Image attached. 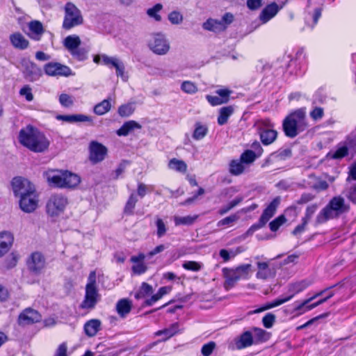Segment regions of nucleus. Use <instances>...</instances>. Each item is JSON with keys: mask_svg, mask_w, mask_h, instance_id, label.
<instances>
[{"mask_svg": "<svg viewBox=\"0 0 356 356\" xmlns=\"http://www.w3.org/2000/svg\"><path fill=\"white\" fill-rule=\"evenodd\" d=\"M229 166V171L230 174L234 176L241 175L245 169V165L240 159L232 160Z\"/></svg>", "mask_w": 356, "mask_h": 356, "instance_id": "72a5a7b5", "label": "nucleus"}, {"mask_svg": "<svg viewBox=\"0 0 356 356\" xmlns=\"http://www.w3.org/2000/svg\"><path fill=\"white\" fill-rule=\"evenodd\" d=\"M309 127L306 108H300L289 114L282 122V129L286 136L294 138Z\"/></svg>", "mask_w": 356, "mask_h": 356, "instance_id": "7ed1b4c3", "label": "nucleus"}, {"mask_svg": "<svg viewBox=\"0 0 356 356\" xmlns=\"http://www.w3.org/2000/svg\"><path fill=\"white\" fill-rule=\"evenodd\" d=\"M292 156V151L289 148L280 149L279 151L271 154L266 161L267 163H274L281 161H285Z\"/></svg>", "mask_w": 356, "mask_h": 356, "instance_id": "a878e982", "label": "nucleus"}, {"mask_svg": "<svg viewBox=\"0 0 356 356\" xmlns=\"http://www.w3.org/2000/svg\"><path fill=\"white\" fill-rule=\"evenodd\" d=\"M286 222V218L284 215H281L271 221L269 224L270 229L272 232L277 231L280 227Z\"/></svg>", "mask_w": 356, "mask_h": 356, "instance_id": "13d9d810", "label": "nucleus"}, {"mask_svg": "<svg viewBox=\"0 0 356 356\" xmlns=\"http://www.w3.org/2000/svg\"><path fill=\"white\" fill-rule=\"evenodd\" d=\"M275 316L272 313L266 314L262 318V323L266 328H270L275 322Z\"/></svg>", "mask_w": 356, "mask_h": 356, "instance_id": "680f3d73", "label": "nucleus"}, {"mask_svg": "<svg viewBox=\"0 0 356 356\" xmlns=\"http://www.w3.org/2000/svg\"><path fill=\"white\" fill-rule=\"evenodd\" d=\"M280 9V8L276 3H272L267 5L260 13V20L263 23H266L277 15Z\"/></svg>", "mask_w": 356, "mask_h": 356, "instance_id": "4be33fe9", "label": "nucleus"}, {"mask_svg": "<svg viewBox=\"0 0 356 356\" xmlns=\"http://www.w3.org/2000/svg\"><path fill=\"white\" fill-rule=\"evenodd\" d=\"M97 275L95 271H91L88 277V282L86 286L84 298L79 305L83 309L92 310L95 309L97 304L101 299L97 286Z\"/></svg>", "mask_w": 356, "mask_h": 356, "instance_id": "39448f33", "label": "nucleus"}, {"mask_svg": "<svg viewBox=\"0 0 356 356\" xmlns=\"http://www.w3.org/2000/svg\"><path fill=\"white\" fill-rule=\"evenodd\" d=\"M182 266L187 270L197 272L202 269V264L195 261H185Z\"/></svg>", "mask_w": 356, "mask_h": 356, "instance_id": "5fc2aeb1", "label": "nucleus"}, {"mask_svg": "<svg viewBox=\"0 0 356 356\" xmlns=\"http://www.w3.org/2000/svg\"><path fill=\"white\" fill-rule=\"evenodd\" d=\"M42 319L40 314L32 308H26L18 316V323L25 326L40 322Z\"/></svg>", "mask_w": 356, "mask_h": 356, "instance_id": "ddd939ff", "label": "nucleus"}, {"mask_svg": "<svg viewBox=\"0 0 356 356\" xmlns=\"http://www.w3.org/2000/svg\"><path fill=\"white\" fill-rule=\"evenodd\" d=\"M257 157V154L254 151L248 149L241 154L239 159L245 165H250L254 161Z\"/></svg>", "mask_w": 356, "mask_h": 356, "instance_id": "a18cd8bd", "label": "nucleus"}, {"mask_svg": "<svg viewBox=\"0 0 356 356\" xmlns=\"http://www.w3.org/2000/svg\"><path fill=\"white\" fill-rule=\"evenodd\" d=\"M11 44L17 49H25L29 46V41L20 33H15L10 36Z\"/></svg>", "mask_w": 356, "mask_h": 356, "instance_id": "473e14b6", "label": "nucleus"}, {"mask_svg": "<svg viewBox=\"0 0 356 356\" xmlns=\"http://www.w3.org/2000/svg\"><path fill=\"white\" fill-rule=\"evenodd\" d=\"M146 256L140 253L137 256H132L130 261L134 264L131 270L134 274L141 275L146 272L147 267L143 262Z\"/></svg>", "mask_w": 356, "mask_h": 356, "instance_id": "a211bd4d", "label": "nucleus"}, {"mask_svg": "<svg viewBox=\"0 0 356 356\" xmlns=\"http://www.w3.org/2000/svg\"><path fill=\"white\" fill-rule=\"evenodd\" d=\"M116 309L118 314L124 318L130 312L131 309V302L127 299H122L118 302Z\"/></svg>", "mask_w": 356, "mask_h": 356, "instance_id": "c9c22d12", "label": "nucleus"}, {"mask_svg": "<svg viewBox=\"0 0 356 356\" xmlns=\"http://www.w3.org/2000/svg\"><path fill=\"white\" fill-rule=\"evenodd\" d=\"M81 44V40L76 35H69L64 40L65 47L71 53Z\"/></svg>", "mask_w": 356, "mask_h": 356, "instance_id": "e433bc0d", "label": "nucleus"}, {"mask_svg": "<svg viewBox=\"0 0 356 356\" xmlns=\"http://www.w3.org/2000/svg\"><path fill=\"white\" fill-rule=\"evenodd\" d=\"M254 343L253 335L250 331H245L236 340L237 349H243L252 346Z\"/></svg>", "mask_w": 356, "mask_h": 356, "instance_id": "cd10ccee", "label": "nucleus"}, {"mask_svg": "<svg viewBox=\"0 0 356 356\" xmlns=\"http://www.w3.org/2000/svg\"><path fill=\"white\" fill-rule=\"evenodd\" d=\"M68 204L67 198L62 194H54L49 198L46 211L51 217H58L62 214Z\"/></svg>", "mask_w": 356, "mask_h": 356, "instance_id": "6e6552de", "label": "nucleus"}, {"mask_svg": "<svg viewBox=\"0 0 356 356\" xmlns=\"http://www.w3.org/2000/svg\"><path fill=\"white\" fill-rule=\"evenodd\" d=\"M280 204V197H276L272 202L268 205V207L263 211L262 215L260 217L262 222L266 224L268 221L274 216L275 211Z\"/></svg>", "mask_w": 356, "mask_h": 356, "instance_id": "412c9836", "label": "nucleus"}, {"mask_svg": "<svg viewBox=\"0 0 356 356\" xmlns=\"http://www.w3.org/2000/svg\"><path fill=\"white\" fill-rule=\"evenodd\" d=\"M87 51L84 48H80L79 47L74 49L70 54L72 56L79 60H84L87 58Z\"/></svg>", "mask_w": 356, "mask_h": 356, "instance_id": "e2e57ef3", "label": "nucleus"}, {"mask_svg": "<svg viewBox=\"0 0 356 356\" xmlns=\"http://www.w3.org/2000/svg\"><path fill=\"white\" fill-rule=\"evenodd\" d=\"M59 102L64 107H70L73 105L74 100L72 96L63 93L59 96Z\"/></svg>", "mask_w": 356, "mask_h": 356, "instance_id": "052dcab7", "label": "nucleus"}, {"mask_svg": "<svg viewBox=\"0 0 356 356\" xmlns=\"http://www.w3.org/2000/svg\"><path fill=\"white\" fill-rule=\"evenodd\" d=\"M102 322L99 319H91L84 325V331L87 336L92 337L101 330Z\"/></svg>", "mask_w": 356, "mask_h": 356, "instance_id": "bb28decb", "label": "nucleus"}, {"mask_svg": "<svg viewBox=\"0 0 356 356\" xmlns=\"http://www.w3.org/2000/svg\"><path fill=\"white\" fill-rule=\"evenodd\" d=\"M309 115L314 121H318L323 118L324 115V110L321 107L316 106L310 112Z\"/></svg>", "mask_w": 356, "mask_h": 356, "instance_id": "0e129e2a", "label": "nucleus"}, {"mask_svg": "<svg viewBox=\"0 0 356 356\" xmlns=\"http://www.w3.org/2000/svg\"><path fill=\"white\" fill-rule=\"evenodd\" d=\"M141 125L134 120H129L123 124V125L117 131L119 136H126L134 129H141Z\"/></svg>", "mask_w": 356, "mask_h": 356, "instance_id": "2f4dec72", "label": "nucleus"}, {"mask_svg": "<svg viewBox=\"0 0 356 356\" xmlns=\"http://www.w3.org/2000/svg\"><path fill=\"white\" fill-rule=\"evenodd\" d=\"M44 70L49 76H69L72 74L69 67L59 63H49L44 65Z\"/></svg>", "mask_w": 356, "mask_h": 356, "instance_id": "4468645a", "label": "nucleus"}, {"mask_svg": "<svg viewBox=\"0 0 356 356\" xmlns=\"http://www.w3.org/2000/svg\"><path fill=\"white\" fill-rule=\"evenodd\" d=\"M11 185L15 197L19 198L36 191L35 186L30 181L22 177L13 178Z\"/></svg>", "mask_w": 356, "mask_h": 356, "instance_id": "1a4fd4ad", "label": "nucleus"}, {"mask_svg": "<svg viewBox=\"0 0 356 356\" xmlns=\"http://www.w3.org/2000/svg\"><path fill=\"white\" fill-rule=\"evenodd\" d=\"M293 297V294H291L289 296L283 297V298H279L275 300H273L271 302H268L264 305V309H270L273 307L280 306L288 301H289Z\"/></svg>", "mask_w": 356, "mask_h": 356, "instance_id": "49530a36", "label": "nucleus"}, {"mask_svg": "<svg viewBox=\"0 0 356 356\" xmlns=\"http://www.w3.org/2000/svg\"><path fill=\"white\" fill-rule=\"evenodd\" d=\"M252 265L250 264L240 265L235 269L240 279H248Z\"/></svg>", "mask_w": 356, "mask_h": 356, "instance_id": "3c124183", "label": "nucleus"}, {"mask_svg": "<svg viewBox=\"0 0 356 356\" xmlns=\"http://www.w3.org/2000/svg\"><path fill=\"white\" fill-rule=\"evenodd\" d=\"M155 225L156 227L157 237L161 238L165 236L168 231V227L163 220L160 218H156Z\"/></svg>", "mask_w": 356, "mask_h": 356, "instance_id": "de8ad7c7", "label": "nucleus"}, {"mask_svg": "<svg viewBox=\"0 0 356 356\" xmlns=\"http://www.w3.org/2000/svg\"><path fill=\"white\" fill-rule=\"evenodd\" d=\"M29 37L35 40H39L44 33L43 26L38 21H32L29 23Z\"/></svg>", "mask_w": 356, "mask_h": 356, "instance_id": "7c9ffc66", "label": "nucleus"}, {"mask_svg": "<svg viewBox=\"0 0 356 356\" xmlns=\"http://www.w3.org/2000/svg\"><path fill=\"white\" fill-rule=\"evenodd\" d=\"M56 119L58 120L65 121V122H67L69 123L82 122H92V119L90 116L83 115V114L58 115L56 116Z\"/></svg>", "mask_w": 356, "mask_h": 356, "instance_id": "393cba45", "label": "nucleus"}, {"mask_svg": "<svg viewBox=\"0 0 356 356\" xmlns=\"http://www.w3.org/2000/svg\"><path fill=\"white\" fill-rule=\"evenodd\" d=\"M18 139L22 145L35 153L45 152L50 144L44 134L31 125L19 131Z\"/></svg>", "mask_w": 356, "mask_h": 356, "instance_id": "f257e3e1", "label": "nucleus"}, {"mask_svg": "<svg viewBox=\"0 0 356 356\" xmlns=\"http://www.w3.org/2000/svg\"><path fill=\"white\" fill-rule=\"evenodd\" d=\"M168 167L170 169L175 170L180 172H185L187 170L186 163L184 161L177 159H172L169 161Z\"/></svg>", "mask_w": 356, "mask_h": 356, "instance_id": "79ce46f5", "label": "nucleus"}, {"mask_svg": "<svg viewBox=\"0 0 356 356\" xmlns=\"http://www.w3.org/2000/svg\"><path fill=\"white\" fill-rule=\"evenodd\" d=\"M162 9L163 5L161 3H156L153 7L148 8L146 13L150 18L154 19L156 22H161L162 20V17L159 15V12Z\"/></svg>", "mask_w": 356, "mask_h": 356, "instance_id": "ea45409f", "label": "nucleus"}, {"mask_svg": "<svg viewBox=\"0 0 356 356\" xmlns=\"http://www.w3.org/2000/svg\"><path fill=\"white\" fill-rule=\"evenodd\" d=\"M222 274L225 279L224 286L227 290L232 288L235 284L240 280L235 269L224 268L222 269Z\"/></svg>", "mask_w": 356, "mask_h": 356, "instance_id": "6ab92c4d", "label": "nucleus"}, {"mask_svg": "<svg viewBox=\"0 0 356 356\" xmlns=\"http://www.w3.org/2000/svg\"><path fill=\"white\" fill-rule=\"evenodd\" d=\"M43 177L50 186L59 188H74L81 181L79 176L68 170H48Z\"/></svg>", "mask_w": 356, "mask_h": 356, "instance_id": "20e7f679", "label": "nucleus"}, {"mask_svg": "<svg viewBox=\"0 0 356 356\" xmlns=\"http://www.w3.org/2000/svg\"><path fill=\"white\" fill-rule=\"evenodd\" d=\"M310 302V300L306 299L302 302L296 301L293 303V313L296 315H300L305 312V306Z\"/></svg>", "mask_w": 356, "mask_h": 356, "instance_id": "864d4df0", "label": "nucleus"}, {"mask_svg": "<svg viewBox=\"0 0 356 356\" xmlns=\"http://www.w3.org/2000/svg\"><path fill=\"white\" fill-rule=\"evenodd\" d=\"M134 111V108L131 104H127L121 105L118 108V114L121 117H128L131 115Z\"/></svg>", "mask_w": 356, "mask_h": 356, "instance_id": "6e6d98bb", "label": "nucleus"}, {"mask_svg": "<svg viewBox=\"0 0 356 356\" xmlns=\"http://www.w3.org/2000/svg\"><path fill=\"white\" fill-rule=\"evenodd\" d=\"M197 216H187L184 217L175 216L174 221L176 226L178 225H191L196 220Z\"/></svg>", "mask_w": 356, "mask_h": 356, "instance_id": "37998d69", "label": "nucleus"}, {"mask_svg": "<svg viewBox=\"0 0 356 356\" xmlns=\"http://www.w3.org/2000/svg\"><path fill=\"white\" fill-rule=\"evenodd\" d=\"M13 242V236L8 232L0 233V257L8 252Z\"/></svg>", "mask_w": 356, "mask_h": 356, "instance_id": "5701e85b", "label": "nucleus"}, {"mask_svg": "<svg viewBox=\"0 0 356 356\" xmlns=\"http://www.w3.org/2000/svg\"><path fill=\"white\" fill-rule=\"evenodd\" d=\"M137 202L138 199L136 194L131 193L124 207V213L127 214H132Z\"/></svg>", "mask_w": 356, "mask_h": 356, "instance_id": "8fccbe9b", "label": "nucleus"}, {"mask_svg": "<svg viewBox=\"0 0 356 356\" xmlns=\"http://www.w3.org/2000/svg\"><path fill=\"white\" fill-rule=\"evenodd\" d=\"M350 204L341 195L332 197L326 206L318 213L315 222L320 225L326 222L329 220L339 218L342 215L350 211Z\"/></svg>", "mask_w": 356, "mask_h": 356, "instance_id": "f03ea898", "label": "nucleus"}, {"mask_svg": "<svg viewBox=\"0 0 356 356\" xmlns=\"http://www.w3.org/2000/svg\"><path fill=\"white\" fill-rule=\"evenodd\" d=\"M27 265L31 271L35 274H38L44 267V258L40 252H34L29 259Z\"/></svg>", "mask_w": 356, "mask_h": 356, "instance_id": "f3484780", "label": "nucleus"}, {"mask_svg": "<svg viewBox=\"0 0 356 356\" xmlns=\"http://www.w3.org/2000/svg\"><path fill=\"white\" fill-rule=\"evenodd\" d=\"M181 90L188 94H194L197 91L196 85L189 81H185L182 83L181 86Z\"/></svg>", "mask_w": 356, "mask_h": 356, "instance_id": "4d7b16f0", "label": "nucleus"}, {"mask_svg": "<svg viewBox=\"0 0 356 356\" xmlns=\"http://www.w3.org/2000/svg\"><path fill=\"white\" fill-rule=\"evenodd\" d=\"M153 292V288L146 282H143L138 291L135 294L136 299L143 298Z\"/></svg>", "mask_w": 356, "mask_h": 356, "instance_id": "c03bdc74", "label": "nucleus"}, {"mask_svg": "<svg viewBox=\"0 0 356 356\" xmlns=\"http://www.w3.org/2000/svg\"><path fill=\"white\" fill-rule=\"evenodd\" d=\"M111 108V104L109 99H104L94 106V113L98 115H102L108 113Z\"/></svg>", "mask_w": 356, "mask_h": 356, "instance_id": "58836bf2", "label": "nucleus"}, {"mask_svg": "<svg viewBox=\"0 0 356 356\" xmlns=\"http://www.w3.org/2000/svg\"><path fill=\"white\" fill-rule=\"evenodd\" d=\"M239 217L237 214H232L229 216H227L220 221L218 222V226H225V225H229L234 222L237 221L238 220Z\"/></svg>", "mask_w": 356, "mask_h": 356, "instance_id": "69168bd1", "label": "nucleus"}, {"mask_svg": "<svg viewBox=\"0 0 356 356\" xmlns=\"http://www.w3.org/2000/svg\"><path fill=\"white\" fill-rule=\"evenodd\" d=\"M234 107L232 106L222 107L219 111L218 118V123L219 125H223L227 122L229 118L234 113Z\"/></svg>", "mask_w": 356, "mask_h": 356, "instance_id": "f704fd0d", "label": "nucleus"}, {"mask_svg": "<svg viewBox=\"0 0 356 356\" xmlns=\"http://www.w3.org/2000/svg\"><path fill=\"white\" fill-rule=\"evenodd\" d=\"M107 154V148L102 144L92 141L90 144V160L93 163L103 161Z\"/></svg>", "mask_w": 356, "mask_h": 356, "instance_id": "2eb2a0df", "label": "nucleus"}, {"mask_svg": "<svg viewBox=\"0 0 356 356\" xmlns=\"http://www.w3.org/2000/svg\"><path fill=\"white\" fill-rule=\"evenodd\" d=\"M314 283V280L312 278L305 279L298 282H296L291 285L290 291H293V296L296 293H300L305 290Z\"/></svg>", "mask_w": 356, "mask_h": 356, "instance_id": "4c0bfd02", "label": "nucleus"}, {"mask_svg": "<svg viewBox=\"0 0 356 356\" xmlns=\"http://www.w3.org/2000/svg\"><path fill=\"white\" fill-rule=\"evenodd\" d=\"M38 195L36 191L30 193L19 199V207L26 213L33 212L38 206Z\"/></svg>", "mask_w": 356, "mask_h": 356, "instance_id": "9d476101", "label": "nucleus"}, {"mask_svg": "<svg viewBox=\"0 0 356 356\" xmlns=\"http://www.w3.org/2000/svg\"><path fill=\"white\" fill-rule=\"evenodd\" d=\"M204 30L212 31L214 33H220L225 31V26L220 20L209 18L202 24Z\"/></svg>", "mask_w": 356, "mask_h": 356, "instance_id": "c756f323", "label": "nucleus"}, {"mask_svg": "<svg viewBox=\"0 0 356 356\" xmlns=\"http://www.w3.org/2000/svg\"><path fill=\"white\" fill-rule=\"evenodd\" d=\"M216 347V343L213 341H210L208 343L203 345L202 347L201 353L204 356H210Z\"/></svg>", "mask_w": 356, "mask_h": 356, "instance_id": "774afa93", "label": "nucleus"}, {"mask_svg": "<svg viewBox=\"0 0 356 356\" xmlns=\"http://www.w3.org/2000/svg\"><path fill=\"white\" fill-rule=\"evenodd\" d=\"M343 193L352 202L356 204V184L347 186L344 188Z\"/></svg>", "mask_w": 356, "mask_h": 356, "instance_id": "603ef678", "label": "nucleus"}, {"mask_svg": "<svg viewBox=\"0 0 356 356\" xmlns=\"http://www.w3.org/2000/svg\"><path fill=\"white\" fill-rule=\"evenodd\" d=\"M179 331L180 330L179 323H174L167 328H165L161 330H158L154 333V335L156 337L163 335L164 337L161 341H166L169 339L170 337L175 335L177 333L179 332Z\"/></svg>", "mask_w": 356, "mask_h": 356, "instance_id": "c85d7f7f", "label": "nucleus"}, {"mask_svg": "<svg viewBox=\"0 0 356 356\" xmlns=\"http://www.w3.org/2000/svg\"><path fill=\"white\" fill-rule=\"evenodd\" d=\"M256 264L257 268L256 277L257 279L266 280L275 277L276 269L270 265L269 261H257Z\"/></svg>", "mask_w": 356, "mask_h": 356, "instance_id": "9b49d317", "label": "nucleus"}, {"mask_svg": "<svg viewBox=\"0 0 356 356\" xmlns=\"http://www.w3.org/2000/svg\"><path fill=\"white\" fill-rule=\"evenodd\" d=\"M147 46L155 54L163 56L168 53L170 44L165 34L162 33H154L150 35Z\"/></svg>", "mask_w": 356, "mask_h": 356, "instance_id": "0eeeda50", "label": "nucleus"}, {"mask_svg": "<svg viewBox=\"0 0 356 356\" xmlns=\"http://www.w3.org/2000/svg\"><path fill=\"white\" fill-rule=\"evenodd\" d=\"M23 74L26 79L29 81L38 80L42 75L41 69L35 63L31 61H24L23 63Z\"/></svg>", "mask_w": 356, "mask_h": 356, "instance_id": "dca6fc26", "label": "nucleus"}, {"mask_svg": "<svg viewBox=\"0 0 356 356\" xmlns=\"http://www.w3.org/2000/svg\"><path fill=\"white\" fill-rule=\"evenodd\" d=\"M280 204V197H276L272 202L268 205V207L263 211L262 215L260 217L262 222L266 224L268 221L274 216L275 211Z\"/></svg>", "mask_w": 356, "mask_h": 356, "instance_id": "aec40b11", "label": "nucleus"}, {"mask_svg": "<svg viewBox=\"0 0 356 356\" xmlns=\"http://www.w3.org/2000/svg\"><path fill=\"white\" fill-rule=\"evenodd\" d=\"M208 133V129L206 126L200 122L195 124V128L193 134V138L196 140L204 138Z\"/></svg>", "mask_w": 356, "mask_h": 356, "instance_id": "a19ab883", "label": "nucleus"}, {"mask_svg": "<svg viewBox=\"0 0 356 356\" xmlns=\"http://www.w3.org/2000/svg\"><path fill=\"white\" fill-rule=\"evenodd\" d=\"M317 209L318 205L316 204H310L306 208L305 216L302 218L305 220V222H309Z\"/></svg>", "mask_w": 356, "mask_h": 356, "instance_id": "bf43d9fd", "label": "nucleus"}, {"mask_svg": "<svg viewBox=\"0 0 356 356\" xmlns=\"http://www.w3.org/2000/svg\"><path fill=\"white\" fill-rule=\"evenodd\" d=\"M102 63L104 65L115 69L116 75L122 78L123 81H127V76L124 74L125 67L123 62L117 57L108 56L106 54L102 55Z\"/></svg>", "mask_w": 356, "mask_h": 356, "instance_id": "f8f14e48", "label": "nucleus"}, {"mask_svg": "<svg viewBox=\"0 0 356 356\" xmlns=\"http://www.w3.org/2000/svg\"><path fill=\"white\" fill-rule=\"evenodd\" d=\"M19 95L24 97L28 102H31L33 99L31 88L28 85L20 89Z\"/></svg>", "mask_w": 356, "mask_h": 356, "instance_id": "338daca9", "label": "nucleus"}, {"mask_svg": "<svg viewBox=\"0 0 356 356\" xmlns=\"http://www.w3.org/2000/svg\"><path fill=\"white\" fill-rule=\"evenodd\" d=\"M64 18L62 27L65 30H70L83 23L81 11L72 2L65 3L63 8Z\"/></svg>", "mask_w": 356, "mask_h": 356, "instance_id": "423d86ee", "label": "nucleus"}, {"mask_svg": "<svg viewBox=\"0 0 356 356\" xmlns=\"http://www.w3.org/2000/svg\"><path fill=\"white\" fill-rule=\"evenodd\" d=\"M259 136L261 143L264 145H268L276 140L277 132L272 129L261 128L259 131Z\"/></svg>", "mask_w": 356, "mask_h": 356, "instance_id": "b1692460", "label": "nucleus"}, {"mask_svg": "<svg viewBox=\"0 0 356 356\" xmlns=\"http://www.w3.org/2000/svg\"><path fill=\"white\" fill-rule=\"evenodd\" d=\"M168 19L172 24L179 25L182 23L184 17L180 12L173 10L168 14Z\"/></svg>", "mask_w": 356, "mask_h": 356, "instance_id": "09e8293b", "label": "nucleus"}]
</instances>
